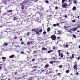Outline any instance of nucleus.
Masks as SVG:
<instances>
[{
  "instance_id": "nucleus-1",
  "label": "nucleus",
  "mask_w": 80,
  "mask_h": 80,
  "mask_svg": "<svg viewBox=\"0 0 80 80\" xmlns=\"http://www.w3.org/2000/svg\"><path fill=\"white\" fill-rule=\"evenodd\" d=\"M49 38H51V39L52 40H55L56 38H57V37L55 35H52L51 37H49Z\"/></svg>"
},
{
  "instance_id": "nucleus-2",
  "label": "nucleus",
  "mask_w": 80,
  "mask_h": 80,
  "mask_svg": "<svg viewBox=\"0 0 80 80\" xmlns=\"http://www.w3.org/2000/svg\"><path fill=\"white\" fill-rule=\"evenodd\" d=\"M67 6V3H63L62 4V7H63L64 8H66Z\"/></svg>"
},
{
  "instance_id": "nucleus-3",
  "label": "nucleus",
  "mask_w": 80,
  "mask_h": 80,
  "mask_svg": "<svg viewBox=\"0 0 80 80\" xmlns=\"http://www.w3.org/2000/svg\"><path fill=\"white\" fill-rule=\"evenodd\" d=\"M77 67H78V66L77 64H76L74 65L73 68H74V70H77Z\"/></svg>"
},
{
  "instance_id": "nucleus-4",
  "label": "nucleus",
  "mask_w": 80,
  "mask_h": 80,
  "mask_svg": "<svg viewBox=\"0 0 80 80\" xmlns=\"http://www.w3.org/2000/svg\"><path fill=\"white\" fill-rule=\"evenodd\" d=\"M28 2L27 0L24 1L23 2H22V5L23 4H27V3H28Z\"/></svg>"
},
{
  "instance_id": "nucleus-5",
  "label": "nucleus",
  "mask_w": 80,
  "mask_h": 80,
  "mask_svg": "<svg viewBox=\"0 0 80 80\" xmlns=\"http://www.w3.org/2000/svg\"><path fill=\"white\" fill-rule=\"evenodd\" d=\"M14 57H15V55L14 54H12L9 56V58H13Z\"/></svg>"
},
{
  "instance_id": "nucleus-6",
  "label": "nucleus",
  "mask_w": 80,
  "mask_h": 80,
  "mask_svg": "<svg viewBox=\"0 0 80 80\" xmlns=\"http://www.w3.org/2000/svg\"><path fill=\"white\" fill-rule=\"evenodd\" d=\"M59 56H61V58H62L63 57V53L62 52H61V53H59Z\"/></svg>"
},
{
  "instance_id": "nucleus-7",
  "label": "nucleus",
  "mask_w": 80,
  "mask_h": 80,
  "mask_svg": "<svg viewBox=\"0 0 80 80\" xmlns=\"http://www.w3.org/2000/svg\"><path fill=\"white\" fill-rule=\"evenodd\" d=\"M3 2L4 3V4H7L8 3V1L7 0H4L3 1Z\"/></svg>"
},
{
  "instance_id": "nucleus-8",
  "label": "nucleus",
  "mask_w": 80,
  "mask_h": 80,
  "mask_svg": "<svg viewBox=\"0 0 80 80\" xmlns=\"http://www.w3.org/2000/svg\"><path fill=\"white\" fill-rule=\"evenodd\" d=\"M22 12L23 13H24V14H25L26 13H27V11L26 10H21Z\"/></svg>"
},
{
  "instance_id": "nucleus-9",
  "label": "nucleus",
  "mask_w": 80,
  "mask_h": 80,
  "mask_svg": "<svg viewBox=\"0 0 80 80\" xmlns=\"http://www.w3.org/2000/svg\"><path fill=\"white\" fill-rule=\"evenodd\" d=\"M35 32H36V34H39L40 32H39V31L38 30H37L35 31Z\"/></svg>"
},
{
  "instance_id": "nucleus-10",
  "label": "nucleus",
  "mask_w": 80,
  "mask_h": 80,
  "mask_svg": "<svg viewBox=\"0 0 80 80\" xmlns=\"http://www.w3.org/2000/svg\"><path fill=\"white\" fill-rule=\"evenodd\" d=\"M2 60H3V61H5V60H6V57H3L2 58Z\"/></svg>"
},
{
  "instance_id": "nucleus-11",
  "label": "nucleus",
  "mask_w": 80,
  "mask_h": 80,
  "mask_svg": "<svg viewBox=\"0 0 80 80\" xmlns=\"http://www.w3.org/2000/svg\"><path fill=\"white\" fill-rule=\"evenodd\" d=\"M48 67H49V64H47L45 65L44 68H48Z\"/></svg>"
},
{
  "instance_id": "nucleus-12",
  "label": "nucleus",
  "mask_w": 80,
  "mask_h": 80,
  "mask_svg": "<svg viewBox=\"0 0 80 80\" xmlns=\"http://www.w3.org/2000/svg\"><path fill=\"white\" fill-rule=\"evenodd\" d=\"M33 43V42L32 41H30V42H29L27 43V45H29L31 43Z\"/></svg>"
},
{
  "instance_id": "nucleus-13",
  "label": "nucleus",
  "mask_w": 80,
  "mask_h": 80,
  "mask_svg": "<svg viewBox=\"0 0 80 80\" xmlns=\"http://www.w3.org/2000/svg\"><path fill=\"white\" fill-rule=\"evenodd\" d=\"M21 9L22 10H24L25 9V6L24 5H22L21 7Z\"/></svg>"
},
{
  "instance_id": "nucleus-14",
  "label": "nucleus",
  "mask_w": 80,
  "mask_h": 80,
  "mask_svg": "<svg viewBox=\"0 0 80 80\" xmlns=\"http://www.w3.org/2000/svg\"><path fill=\"white\" fill-rule=\"evenodd\" d=\"M76 9H77V8L76 7L74 6L72 8V10H75Z\"/></svg>"
},
{
  "instance_id": "nucleus-15",
  "label": "nucleus",
  "mask_w": 80,
  "mask_h": 80,
  "mask_svg": "<svg viewBox=\"0 0 80 80\" xmlns=\"http://www.w3.org/2000/svg\"><path fill=\"white\" fill-rule=\"evenodd\" d=\"M38 67V66H35L32 67V68H37Z\"/></svg>"
},
{
  "instance_id": "nucleus-16",
  "label": "nucleus",
  "mask_w": 80,
  "mask_h": 80,
  "mask_svg": "<svg viewBox=\"0 0 80 80\" xmlns=\"http://www.w3.org/2000/svg\"><path fill=\"white\" fill-rule=\"evenodd\" d=\"M2 65H3V64H0V70H1V69H2Z\"/></svg>"
},
{
  "instance_id": "nucleus-17",
  "label": "nucleus",
  "mask_w": 80,
  "mask_h": 80,
  "mask_svg": "<svg viewBox=\"0 0 80 80\" xmlns=\"http://www.w3.org/2000/svg\"><path fill=\"white\" fill-rule=\"evenodd\" d=\"M73 31H76L77 30V28H73Z\"/></svg>"
},
{
  "instance_id": "nucleus-18",
  "label": "nucleus",
  "mask_w": 80,
  "mask_h": 80,
  "mask_svg": "<svg viewBox=\"0 0 80 80\" xmlns=\"http://www.w3.org/2000/svg\"><path fill=\"white\" fill-rule=\"evenodd\" d=\"M49 63L50 64H52H52H53V61H51L49 62Z\"/></svg>"
},
{
  "instance_id": "nucleus-19",
  "label": "nucleus",
  "mask_w": 80,
  "mask_h": 80,
  "mask_svg": "<svg viewBox=\"0 0 80 80\" xmlns=\"http://www.w3.org/2000/svg\"><path fill=\"white\" fill-rule=\"evenodd\" d=\"M4 45H5L6 46H7V45H8V44L7 42H5L4 44Z\"/></svg>"
},
{
  "instance_id": "nucleus-20",
  "label": "nucleus",
  "mask_w": 80,
  "mask_h": 80,
  "mask_svg": "<svg viewBox=\"0 0 80 80\" xmlns=\"http://www.w3.org/2000/svg\"><path fill=\"white\" fill-rule=\"evenodd\" d=\"M47 31L48 32H50V28H47Z\"/></svg>"
},
{
  "instance_id": "nucleus-21",
  "label": "nucleus",
  "mask_w": 80,
  "mask_h": 80,
  "mask_svg": "<svg viewBox=\"0 0 80 80\" xmlns=\"http://www.w3.org/2000/svg\"><path fill=\"white\" fill-rule=\"evenodd\" d=\"M45 2L46 3H49V1H48V0H46L45 1Z\"/></svg>"
},
{
  "instance_id": "nucleus-22",
  "label": "nucleus",
  "mask_w": 80,
  "mask_h": 80,
  "mask_svg": "<svg viewBox=\"0 0 80 80\" xmlns=\"http://www.w3.org/2000/svg\"><path fill=\"white\" fill-rule=\"evenodd\" d=\"M42 50H47V49L46 48H42Z\"/></svg>"
},
{
  "instance_id": "nucleus-23",
  "label": "nucleus",
  "mask_w": 80,
  "mask_h": 80,
  "mask_svg": "<svg viewBox=\"0 0 80 80\" xmlns=\"http://www.w3.org/2000/svg\"><path fill=\"white\" fill-rule=\"evenodd\" d=\"M38 0H32V1H33L34 2H37Z\"/></svg>"
},
{
  "instance_id": "nucleus-24",
  "label": "nucleus",
  "mask_w": 80,
  "mask_h": 80,
  "mask_svg": "<svg viewBox=\"0 0 80 80\" xmlns=\"http://www.w3.org/2000/svg\"><path fill=\"white\" fill-rule=\"evenodd\" d=\"M37 69H38L36 68V69H34V70H33L32 71V72H35V71H36V70H37Z\"/></svg>"
},
{
  "instance_id": "nucleus-25",
  "label": "nucleus",
  "mask_w": 80,
  "mask_h": 80,
  "mask_svg": "<svg viewBox=\"0 0 80 80\" xmlns=\"http://www.w3.org/2000/svg\"><path fill=\"white\" fill-rule=\"evenodd\" d=\"M17 18V17H14V20H18V18Z\"/></svg>"
},
{
  "instance_id": "nucleus-26",
  "label": "nucleus",
  "mask_w": 80,
  "mask_h": 80,
  "mask_svg": "<svg viewBox=\"0 0 80 80\" xmlns=\"http://www.w3.org/2000/svg\"><path fill=\"white\" fill-rule=\"evenodd\" d=\"M64 2H65V0H62V3H64Z\"/></svg>"
},
{
  "instance_id": "nucleus-27",
  "label": "nucleus",
  "mask_w": 80,
  "mask_h": 80,
  "mask_svg": "<svg viewBox=\"0 0 80 80\" xmlns=\"http://www.w3.org/2000/svg\"><path fill=\"white\" fill-rule=\"evenodd\" d=\"M73 37H74V38H76L77 37H76V36H75V35L73 34Z\"/></svg>"
},
{
  "instance_id": "nucleus-28",
  "label": "nucleus",
  "mask_w": 80,
  "mask_h": 80,
  "mask_svg": "<svg viewBox=\"0 0 80 80\" xmlns=\"http://www.w3.org/2000/svg\"><path fill=\"white\" fill-rule=\"evenodd\" d=\"M66 72L67 73H69V70H67L66 71Z\"/></svg>"
},
{
  "instance_id": "nucleus-29",
  "label": "nucleus",
  "mask_w": 80,
  "mask_h": 80,
  "mask_svg": "<svg viewBox=\"0 0 80 80\" xmlns=\"http://www.w3.org/2000/svg\"><path fill=\"white\" fill-rule=\"evenodd\" d=\"M64 28L65 30H67V28H68V27H65Z\"/></svg>"
},
{
  "instance_id": "nucleus-30",
  "label": "nucleus",
  "mask_w": 80,
  "mask_h": 80,
  "mask_svg": "<svg viewBox=\"0 0 80 80\" xmlns=\"http://www.w3.org/2000/svg\"><path fill=\"white\" fill-rule=\"evenodd\" d=\"M42 29H40L39 30V32H40L41 33H42Z\"/></svg>"
},
{
  "instance_id": "nucleus-31",
  "label": "nucleus",
  "mask_w": 80,
  "mask_h": 80,
  "mask_svg": "<svg viewBox=\"0 0 80 80\" xmlns=\"http://www.w3.org/2000/svg\"><path fill=\"white\" fill-rule=\"evenodd\" d=\"M66 22H67V21H64L63 22H61V24H62V23H66Z\"/></svg>"
},
{
  "instance_id": "nucleus-32",
  "label": "nucleus",
  "mask_w": 80,
  "mask_h": 80,
  "mask_svg": "<svg viewBox=\"0 0 80 80\" xmlns=\"http://www.w3.org/2000/svg\"><path fill=\"white\" fill-rule=\"evenodd\" d=\"M73 2L75 3V4H76L77 3V1L76 0H74Z\"/></svg>"
},
{
  "instance_id": "nucleus-33",
  "label": "nucleus",
  "mask_w": 80,
  "mask_h": 80,
  "mask_svg": "<svg viewBox=\"0 0 80 80\" xmlns=\"http://www.w3.org/2000/svg\"><path fill=\"white\" fill-rule=\"evenodd\" d=\"M26 35L27 36H29V35H30V32H28L26 34Z\"/></svg>"
},
{
  "instance_id": "nucleus-34",
  "label": "nucleus",
  "mask_w": 80,
  "mask_h": 80,
  "mask_svg": "<svg viewBox=\"0 0 80 80\" xmlns=\"http://www.w3.org/2000/svg\"><path fill=\"white\" fill-rule=\"evenodd\" d=\"M64 17L67 18H68V16L67 15H64Z\"/></svg>"
},
{
  "instance_id": "nucleus-35",
  "label": "nucleus",
  "mask_w": 80,
  "mask_h": 80,
  "mask_svg": "<svg viewBox=\"0 0 80 80\" xmlns=\"http://www.w3.org/2000/svg\"><path fill=\"white\" fill-rule=\"evenodd\" d=\"M34 61H35V59L34 58L31 60V62H34Z\"/></svg>"
},
{
  "instance_id": "nucleus-36",
  "label": "nucleus",
  "mask_w": 80,
  "mask_h": 80,
  "mask_svg": "<svg viewBox=\"0 0 80 80\" xmlns=\"http://www.w3.org/2000/svg\"><path fill=\"white\" fill-rule=\"evenodd\" d=\"M32 32H33V31H36V29H32V30H31Z\"/></svg>"
},
{
  "instance_id": "nucleus-37",
  "label": "nucleus",
  "mask_w": 80,
  "mask_h": 80,
  "mask_svg": "<svg viewBox=\"0 0 80 80\" xmlns=\"http://www.w3.org/2000/svg\"><path fill=\"white\" fill-rule=\"evenodd\" d=\"M58 9V7L57 6H56L55 7V9H56V10H57V9Z\"/></svg>"
},
{
  "instance_id": "nucleus-38",
  "label": "nucleus",
  "mask_w": 80,
  "mask_h": 80,
  "mask_svg": "<svg viewBox=\"0 0 80 80\" xmlns=\"http://www.w3.org/2000/svg\"><path fill=\"white\" fill-rule=\"evenodd\" d=\"M38 52V51L35 50L33 51V53H36V52Z\"/></svg>"
},
{
  "instance_id": "nucleus-39",
  "label": "nucleus",
  "mask_w": 80,
  "mask_h": 80,
  "mask_svg": "<svg viewBox=\"0 0 80 80\" xmlns=\"http://www.w3.org/2000/svg\"><path fill=\"white\" fill-rule=\"evenodd\" d=\"M18 38H17V36L14 37V39H15V40H16V39H17Z\"/></svg>"
},
{
  "instance_id": "nucleus-40",
  "label": "nucleus",
  "mask_w": 80,
  "mask_h": 80,
  "mask_svg": "<svg viewBox=\"0 0 80 80\" xmlns=\"http://www.w3.org/2000/svg\"><path fill=\"white\" fill-rule=\"evenodd\" d=\"M8 12H12V10H8Z\"/></svg>"
},
{
  "instance_id": "nucleus-41",
  "label": "nucleus",
  "mask_w": 80,
  "mask_h": 80,
  "mask_svg": "<svg viewBox=\"0 0 80 80\" xmlns=\"http://www.w3.org/2000/svg\"><path fill=\"white\" fill-rule=\"evenodd\" d=\"M22 45H23L24 44V42H22L21 43Z\"/></svg>"
},
{
  "instance_id": "nucleus-42",
  "label": "nucleus",
  "mask_w": 80,
  "mask_h": 80,
  "mask_svg": "<svg viewBox=\"0 0 80 80\" xmlns=\"http://www.w3.org/2000/svg\"><path fill=\"white\" fill-rule=\"evenodd\" d=\"M62 67H63V66L62 65H60L59 66V68H62Z\"/></svg>"
},
{
  "instance_id": "nucleus-43",
  "label": "nucleus",
  "mask_w": 80,
  "mask_h": 80,
  "mask_svg": "<svg viewBox=\"0 0 80 80\" xmlns=\"http://www.w3.org/2000/svg\"><path fill=\"white\" fill-rule=\"evenodd\" d=\"M14 73H15V75H17V74H18V73L17 72V71H15L14 72Z\"/></svg>"
},
{
  "instance_id": "nucleus-44",
  "label": "nucleus",
  "mask_w": 80,
  "mask_h": 80,
  "mask_svg": "<svg viewBox=\"0 0 80 80\" xmlns=\"http://www.w3.org/2000/svg\"><path fill=\"white\" fill-rule=\"evenodd\" d=\"M58 34L59 35H60V34H61V33L60 32V31H59L58 30Z\"/></svg>"
},
{
  "instance_id": "nucleus-45",
  "label": "nucleus",
  "mask_w": 80,
  "mask_h": 80,
  "mask_svg": "<svg viewBox=\"0 0 80 80\" xmlns=\"http://www.w3.org/2000/svg\"><path fill=\"white\" fill-rule=\"evenodd\" d=\"M43 35H45L46 34V32L45 31H44L43 32Z\"/></svg>"
},
{
  "instance_id": "nucleus-46",
  "label": "nucleus",
  "mask_w": 80,
  "mask_h": 80,
  "mask_svg": "<svg viewBox=\"0 0 80 80\" xmlns=\"http://www.w3.org/2000/svg\"><path fill=\"white\" fill-rule=\"evenodd\" d=\"M48 53H50V52H52V50H50L48 51Z\"/></svg>"
},
{
  "instance_id": "nucleus-47",
  "label": "nucleus",
  "mask_w": 80,
  "mask_h": 80,
  "mask_svg": "<svg viewBox=\"0 0 80 80\" xmlns=\"http://www.w3.org/2000/svg\"><path fill=\"white\" fill-rule=\"evenodd\" d=\"M58 40H59V39H60V37H58L57 38Z\"/></svg>"
},
{
  "instance_id": "nucleus-48",
  "label": "nucleus",
  "mask_w": 80,
  "mask_h": 80,
  "mask_svg": "<svg viewBox=\"0 0 80 80\" xmlns=\"http://www.w3.org/2000/svg\"><path fill=\"white\" fill-rule=\"evenodd\" d=\"M65 47H66V48H67V47H68V44H66L65 45Z\"/></svg>"
},
{
  "instance_id": "nucleus-49",
  "label": "nucleus",
  "mask_w": 80,
  "mask_h": 80,
  "mask_svg": "<svg viewBox=\"0 0 80 80\" xmlns=\"http://www.w3.org/2000/svg\"><path fill=\"white\" fill-rule=\"evenodd\" d=\"M76 75H79V73L78 72H77L76 73Z\"/></svg>"
},
{
  "instance_id": "nucleus-50",
  "label": "nucleus",
  "mask_w": 80,
  "mask_h": 80,
  "mask_svg": "<svg viewBox=\"0 0 80 80\" xmlns=\"http://www.w3.org/2000/svg\"><path fill=\"white\" fill-rule=\"evenodd\" d=\"M72 22H73V23H75V22H76V21L75 20H73L72 21Z\"/></svg>"
},
{
  "instance_id": "nucleus-51",
  "label": "nucleus",
  "mask_w": 80,
  "mask_h": 80,
  "mask_svg": "<svg viewBox=\"0 0 80 80\" xmlns=\"http://www.w3.org/2000/svg\"><path fill=\"white\" fill-rule=\"evenodd\" d=\"M72 58H74V55H73V54H72Z\"/></svg>"
},
{
  "instance_id": "nucleus-52",
  "label": "nucleus",
  "mask_w": 80,
  "mask_h": 80,
  "mask_svg": "<svg viewBox=\"0 0 80 80\" xmlns=\"http://www.w3.org/2000/svg\"><path fill=\"white\" fill-rule=\"evenodd\" d=\"M52 62H53V63H55V62H57V61H52Z\"/></svg>"
},
{
  "instance_id": "nucleus-53",
  "label": "nucleus",
  "mask_w": 80,
  "mask_h": 80,
  "mask_svg": "<svg viewBox=\"0 0 80 80\" xmlns=\"http://www.w3.org/2000/svg\"><path fill=\"white\" fill-rule=\"evenodd\" d=\"M24 53V52H23V51H22L21 52V54H23Z\"/></svg>"
},
{
  "instance_id": "nucleus-54",
  "label": "nucleus",
  "mask_w": 80,
  "mask_h": 80,
  "mask_svg": "<svg viewBox=\"0 0 80 80\" xmlns=\"http://www.w3.org/2000/svg\"><path fill=\"white\" fill-rule=\"evenodd\" d=\"M80 56H79L78 58H77V59H78V60H80Z\"/></svg>"
},
{
  "instance_id": "nucleus-55",
  "label": "nucleus",
  "mask_w": 80,
  "mask_h": 80,
  "mask_svg": "<svg viewBox=\"0 0 80 80\" xmlns=\"http://www.w3.org/2000/svg\"><path fill=\"white\" fill-rule=\"evenodd\" d=\"M34 65H38V63H34Z\"/></svg>"
},
{
  "instance_id": "nucleus-56",
  "label": "nucleus",
  "mask_w": 80,
  "mask_h": 80,
  "mask_svg": "<svg viewBox=\"0 0 80 80\" xmlns=\"http://www.w3.org/2000/svg\"><path fill=\"white\" fill-rule=\"evenodd\" d=\"M69 58H70V59H71V60H72V57H71V56L69 57Z\"/></svg>"
},
{
  "instance_id": "nucleus-57",
  "label": "nucleus",
  "mask_w": 80,
  "mask_h": 80,
  "mask_svg": "<svg viewBox=\"0 0 80 80\" xmlns=\"http://www.w3.org/2000/svg\"><path fill=\"white\" fill-rule=\"evenodd\" d=\"M56 25H57V26H58V25H59V23H57Z\"/></svg>"
},
{
  "instance_id": "nucleus-58",
  "label": "nucleus",
  "mask_w": 80,
  "mask_h": 80,
  "mask_svg": "<svg viewBox=\"0 0 80 80\" xmlns=\"http://www.w3.org/2000/svg\"><path fill=\"white\" fill-rule=\"evenodd\" d=\"M49 73H50V74H51V73H52V71H49Z\"/></svg>"
},
{
  "instance_id": "nucleus-59",
  "label": "nucleus",
  "mask_w": 80,
  "mask_h": 80,
  "mask_svg": "<svg viewBox=\"0 0 80 80\" xmlns=\"http://www.w3.org/2000/svg\"><path fill=\"white\" fill-rule=\"evenodd\" d=\"M80 32V30H78V31H77V33H79V32Z\"/></svg>"
},
{
  "instance_id": "nucleus-60",
  "label": "nucleus",
  "mask_w": 80,
  "mask_h": 80,
  "mask_svg": "<svg viewBox=\"0 0 80 80\" xmlns=\"http://www.w3.org/2000/svg\"><path fill=\"white\" fill-rule=\"evenodd\" d=\"M22 40H23V38H21L20 39V40L21 41H22Z\"/></svg>"
},
{
  "instance_id": "nucleus-61",
  "label": "nucleus",
  "mask_w": 80,
  "mask_h": 80,
  "mask_svg": "<svg viewBox=\"0 0 80 80\" xmlns=\"http://www.w3.org/2000/svg\"><path fill=\"white\" fill-rule=\"evenodd\" d=\"M53 27H55L56 26V24H54L53 25Z\"/></svg>"
},
{
  "instance_id": "nucleus-62",
  "label": "nucleus",
  "mask_w": 80,
  "mask_h": 80,
  "mask_svg": "<svg viewBox=\"0 0 80 80\" xmlns=\"http://www.w3.org/2000/svg\"><path fill=\"white\" fill-rule=\"evenodd\" d=\"M61 51V50H59L58 51V52L59 53H60Z\"/></svg>"
},
{
  "instance_id": "nucleus-63",
  "label": "nucleus",
  "mask_w": 80,
  "mask_h": 80,
  "mask_svg": "<svg viewBox=\"0 0 80 80\" xmlns=\"http://www.w3.org/2000/svg\"><path fill=\"white\" fill-rule=\"evenodd\" d=\"M66 54H67V55H68V54H69V52H67Z\"/></svg>"
},
{
  "instance_id": "nucleus-64",
  "label": "nucleus",
  "mask_w": 80,
  "mask_h": 80,
  "mask_svg": "<svg viewBox=\"0 0 80 80\" xmlns=\"http://www.w3.org/2000/svg\"><path fill=\"white\" fill-rule=\"evenodd\" d=\"M45 74H46V75H48V72H46V73H45Z\"/></svg>"
}]
</instances>
